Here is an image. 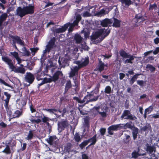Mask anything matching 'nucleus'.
I'll list each match as a JSON object with an SVG mask.
<instances>
[{"label":"nucleus","instance_id":"f257e3e1","mask_svg":"<svg viewBox=\"0 0 159 159\" xmlns=\"http://www.w3.org/2000/svg\"><path fill=\"white\" fill-rule=\"evenodd\" d=\"M2 61L7 64L9 66V68L15 73L24 74L25 70L24 67H18L16 68L14 65L12 60L7 56H2Z\"/></svg>","mask_w":159,"mask_h":159},{"label":"nucleus","instance_id":"f03ea898","mask_svg":"<svg viewBox=\"0 0 159 159\" xmlns=\"http://www.w3.org/2000/svg\"><path fill=\"white\" fill-rule=\"evenodd\" d=\"M120 56L122 57L123 58H127L125 60L124 63L125 64L130 63L132 64L133 63V61L134 60V58H136V57L133 55L129 54L128 53L126 52L123 49H121L120 51Z\"/></svg>","mask_w":159,"mask_h":159},{"label":"nucleus","instance_id":"7ed1b4c3","mask_svg":"<svg viewBox=\"0 0 159 159\" xmlns=\"http://www.w3.org/2000/svg\"><path fill=\"white\" fill-rule=\"evenodd\" d=\"M120 118L121 120H129L131 121L136 120L137 117L134 115L131 114L130 111L125 110L124 111Z\"/></svg>","mask_w":159,"mask_h":159},{"label":"nucleus","instance_id":"20e7f679","mask_svg":"<svg viewBox=\"0 0 159 159\" xmlns=\"http://www.w3.org/2000/svg\"><path fill=\"white\" fill-rule=\"evenodd\" d=\"M55 38L53 37L49 41L46 46V48L43 51V55H46L47 53L49 54L51 50L55 48L56 47V45L55 44Z\"/></svg>","mask_w":159,"mask_h":159},{"label":"nucleus","instance_id":"39448f33","mask_svg":"<svg viewBox=\"0 0 159 159\" xmlns=\"http://www.w3.org/2000/svg\"><path fill=\"white\" fill-rule=\"evenodd\" d=\"M69 121L66 119H62L57 122L58 130L59 133L61 132L65 129L69 127Z\"/></svg>","mask_w":159,"mask_h":159},{"label":"nucleus","instance_id":"423d86ee","mask_svg":"<svg viewBox=\"0 0 159 159\" xmlns=\"http://www.w3.org/2000/svg\"><path fill=\"white\" fill-rule=\"evenodd\" d=\"M144 149L147 153L150 155L151 154V156L153 157L155 156L156 148L154 146L147 143L145 145Z\"/></svg>","mask_w":159,"mask_h":159},{"label":"nucleus","instance_id":"0eeeda50","mask_svg":"<svg viewBox=\"0 0 159 159\" xmlns=\"http://www.w3.org/2000/svg\"><path fill=\"white\" fill-rule=\"evenodd\" d=\"M58 140L59 139L56 135L50 136L49 138L47 139V142L50 145L55 147L58 146Z\"/></svg>","mask_w":159,"mask_h":159},{"label":"nucleus","instance_id":"6e6552de","mask_svg":"<svg viewBox=\"0 0 159 159\" xmlns=\"http://www.w3.org/2000/svg\"><path fill=\"white\" fill-rule=\"evenodd\" d=\"M35 79L34 75L30 72L26 73L25 77V80L26 82L32 84L34 82Z\"/></svg>","mask_w":159,"mask_h":159},{"label":"nucleus","instance_id":"1a4fd4ad","mask_svg":"<svg viewBox=\"0 0 159 159\" xmlns=\"http://www.w3.org/2000/svg\"><path fill=\"white\" fill-rule=\"evenodd\" d=\"M10 37L12 39V42L17 43L20 45L23 46L24 44V42L17 35L14 36L12 35H10Z\"/></svg>","mask_w":159,"mask_h":159},{"label":"nucleus","instance_id":"9d476101","mask_svg":"<svg viewBox=\"0 0 159 159\" xmlns=\"http://www.w3.org/2000/svg\"><path fill=\"white\" fill-rule=\"evenodd\" d=\"M69 59L66 57H64L61 58V61L60 57H59L58 60V62L60 66L64 68L66 66L69 65Z\"/></svg>","mask_w":159,"mask_h":159},{"label":"nucleus","instance_id":"9b49d317","mask_svg":"<svg viewBox=\"0 0 159 159\" xmlns=\"http://www.w3.org/2000/svg\"><path fill=\"white\" fill-rule=\"evenodd\" d=\"M17 104H18L19 109H22L25 106L27 103V99L23 98L18 99L16 101Z\"/></svg>","mask_w":159,"mask_h":159},{"label":"nucleus","instance_id":"f8f14e48","mask_svg":"<svg viewBox=\"0 0 159 159\" xmlns=\"http://www.w3.org/2000/svg\"><path fill=\"white\" fill-rule=\"evenodd\" d=\"M16 15L21 18L26 15L24 7H18L16 10Z\"/></svg>","mask_w":159,"mask_h":159},{"label":"nucleus","instance_id":"ddd939ff","mask_svg":"<svg viewBox=\"0 0 159 159\" xmlns=\"http://www.w3.org/2000/svg\"><path fill=\"white\" fill-rule=\"evenodd\" d=\"M70 25V23H67L62 26L61 28L56 29L54 30L55 33H61L65 32Z\"/></svg>","mask_w":159,"mask_h":159},{"label":"nucleus","instance_id":"4468645a","mask_svg":"<svg viewBox=\"0 0 159 159\" xmlns=\"http://www.w3.org/2000/svg\"><path fill=\"white\" fill-rule=\"evenodd\" d=\"M26 15L28 14H32L34 12V7L31 4H29L28 6L24 7Z\"/></svg>","mask_w":159,"mask_h":159},{"label":"nucleus","instance_id":"2eb2a0df","mask_svg":"<svg viewBox=\"0 0 159 159\" xmlns=\"http://www.w3.org/2000/svg\"><path fill=\"white\" fill-rule=\"evenodd\" d=\"M34 75L37 80H40L43 79V78L44 75V73L41 70L39 69L36 73H34Z\"/></svg>","mask_w":159,"mask_h":159},{"label":"nucleus","instance_id":"dca6fc26","mask_svg":"<svg viewBox=\"0 0 159 159\" xmlns=\"http://www.w3.org/2000/svg\"><path fill=\"white\" fill-rule=\"evenodd\" d=\"M71 70L69 73V77H73L76 75H77L78 72L80 69L77 66H75L73 68H71Z\"/></svg>","mask_w":159,"mask_h":159},{"label":"nucleus","instance_id":"f3484780","mask_svg":"<svg viewBox=\"0 0 159 159\" xmlns=\"http://www.w3.org/2000/svg\"><path fill=\"white\" fill-rule=\"evenodd\" d=\"M134 20H135L134 22L136 23L139 21L140 23H142L145 20L144 17L141 14H138L135 15Z\"/></svg>","mask_w":159,"mask_h":159},{"label":"nucleus","instance_id":"a211bd4d","mask_svg":"<svg viewBox=\"0 0 159 159\" xmlns=\"http://www.w3.org/2000/svg\"><path fill=\"white\" fill-rule=\"evenodd\" d=\"M63 75V74L61 71H57L54 73L53 75L51 77L52 80L53 82H56L59 79V76H62Z\"/></svg>","mask_w":159,"mask_h":159},{"label":"nucleus","instance_id":"6ab92c4d","mask_svg":"<svg viewBox=\"0 0 159 159\" xmlns=\"http://www.w3.org/2000/svg\"><path fill=\"white\" fill-rule=\"evenodd\" d=\"M132 137L134 140H135L137 137L139 132V129L135 126L131 130Z\"/></svg>","mask_w":159,"mask_h":159},{"label":"nucleus","instance_id":"aec40b11","mask_svg":"<svg viewBox=\"0 0 159 159\" xmlns=\"http://www.w3.org/2000/svg\"><path fill=\"white\" fill-rule=\"evenodd\" d=\"M103 32V30H100L99 31L95 32L91 36V40L92 41L95 40L102 35Z\"/></svg>","mask_w":159,"mask_h":159},{"label":"nucleus","instance_id":"412c9836","mask_svg":"<svg viewBox=\"0 0 159 159\" xmlns=\"http://www.w3.org/2000/svg\"><path fill=\"white\" fill-rule=\"evenodd\" d=\"M97 134L94 135L93 137L89 139L88 140H87L88 143L89 142H91V143L86 147V149L89 146L92 145H95L97 141Z\"/></svg>","mask_w":159,"mask_h":159},{"label":"nucleus","instance_id":"4be33fe9","mask_svg":"<svg viewBox=\"0 0 159 159\" xmlns=\"http://www.w3.org/2000/svg\"><path fill=\"white\" fill-rule=\"evenodd\" d=\"M112 22L110 19L106 18L101 21V25L103 27H107L108 25L111 24Z\"/></svg>","mask_w":159,"mask_h":159},{"label":"nucleus","instance_id":"5701e85b","mask_svg":"<svg viewBox=\"0 0 159 159\" xmlns=\"http://www.w3.org/2000/svg\"><path fill=\"white\" fill-rule=\"evenodd\" d=\"M82 17L79 14H77L76 16L75 19L72 25L75 27L77 26L79 22L81 20Z\"/></svg>","mask_w":159,"mask_h":159},{"label":"nucleus","instance_id":"b1692460","mask_svg":"<svg viewBox=\"0 0 159 159\" xmlns=\"http://www.w3.org/2000/svg\"><path fill=\"white\" fill-rule=\"evenodd\" d=\"M93 96V94L89 92H87V94L86 96L84 98L83 100L84 102H85V104H88L89 102H91L89 100H91V97Z\"/></svg>","mask_w":159,"mask_h":159},{"label":"nucleus","instance_id":"393cba45","mask_svg":"<svg viewBox=\"0 0 159 159\" xmlns=\"http://www.w3.org/2000/svg\"><path fill=\"white\" fill-rule=\"evenodd\" d=\"M81 65L82 68L86 66L89 63V57L87 56L85 57L84 58H83L81 60Z\"/></svg>","mask_w":159,"mask_h":159},{"label":"nucleus","instance_id":"a878e982","mask_svg":"<svg viewBox=\"0 0 159 159\" xmlns=\"http://www.w3.org/2000/svg\"><path fill=\"white\" fill-rule=\"evenodd\" d=\"M72 87V84L70 80H67L65 88L64 93H66L68 90Z\"/></svg>","mask_w":159,"mask_h":159},{"label":"nucleus","instance_id":"bb28decb","mask_svg":"<svg viewBox=\"0 0 159 159\" xmlns=\"http://www.w3.org/2000/svg\"><path fill=\"white\" fill-rule=\"evenodd\" d=\"M123 125V124H119L116 125H111L110 127L112 131H117L120 130L122 128V126H121V125Z\"/></svg>","mask_w":159,"mask_h":159},{"label":"nucleus","instance_id":"cd10ccee","mask_svg":"<svg viewBox=\"0 0 159 159\" xmlns=\"http://www.w3.org/2000/svg\"><path fill=\"white\" fill-rule=\"evenodd\" d=\"M121 20L114 18L113 26L116 28H120V27Z\"/></svg>","mask_w":159,"mask_h":159},{"label":"nucleus","instance_id":"c85d7f7f","mask_svg":"<svg viewBox=\"0 0 159 159\" xmlns=\"http://www.w3.org/2000/svg\"><path fill=\"white\" fill-rule=\"evenodd\" d=\"M140 75H141V74L138 73H136L135 75H134L129 80V84L131 85L133 84L138 79V76Z\"/></svg>","mask_w":159,"mask_h":159},{"label":"nucleus","instance_id":"c756f323","mask_svg":"<svg viewBox=\"0 0 159 159\" xmlns=\"http://www.w3.org/2000/svg\"><path fill=\"white\" fill-rule=\"evenodd\" d=\"M101 30H103V32L102 33V40L104 39L110 33L111 30L108 28L106 30L105 29H102Z\"/></svg>","mask_w":159,"mask_h":159},{"label":"nucleus","instance_id":"7c9ffc66","mask_svg":"<svg viewBox=\"0 0 159 159\" xmlns=\"http://www.w3.org/2000/svg\"><path fill=\"white\" fill-rule=\"evenodd\" d=\"M138 148L137 151L134 150L131 153L132 157L135 159H136L139 156L141 155L139 154V153L140 151V149L139 148Z\"/></svg>","mask_w":159,"mask_h":159},{"label":"nucleus","instance_id":"2f4dec72","mask_svg":"<svg viewBox=\"0 0 159 159\" xmlns=\"http://www.w3.org/2000/svg\"><path fill=\"white\" fill-rule=\"evenodd\" d=\"M22 114V111L17 110L12 115V116L13 118H18L21 116Z\"/></svg>","mask_w":159,"mask_h":159},{"label":"nucleus","instance_id":"473e14b6","mask_svg":"<svg viewBox=\"0 0 159 159\" xmlns=\"http://www.w3.org/2000/svg\"><path fill=\"white\" fill-rule=\"evenodd\" d=\"M33 131L34 130L31 129L29 130L28 134L25 138L27 140H30L33 139L34 137Z\"/></svg>","mask_w":159,"mask_h":159},{"label":"nucleus","instance_id":"72a5a7b5","mask_svg":"<svg viewBox=\"0 0 159 159\" xmlns=\"http://www.w3.org/2000/svg\"><path fill=\"white\" fill-rule=\"evenodd\" d=\"M74 39L77 43L80 44L81 43L83 38L80 35L76 34L75 36Z\"/></svg>","mask_w":159,"mask_h":159},{"label":"nucleus","instance_id":"f704fd0d","mask_svg":"<svg viewBox=\"0 0 159 159\" xmlns=\"http://www.w3.org/2000/svg\"><path fill=\"white\" fill-rule=\"evenodd\" d=\"M132 122L131 121L127 122L124 125V128L125 129L128 128L131 130L135 126L134 125H132Z\"/></svg>","mask_w":159,"mask_h":159},{"label":"nucleus","instance_id":"c9c22d12","mask_svg":"<svg viewBox=\"0 0 159 159\" xmlns=\"http://www.w3.org/2000/svg\"><path fill=\"white\" fill-rule=\"evenodd\" d=\"M113 90L111 89V87L109 85L106 86L104 89V92L105 93L109 94L113 92Z\"/></svg>","mask_w":159,"mask_h":159},{"label":"nucleus","instance_id":"e433bc0d","mask_svg":"<svg viewBox=\"0 0 159 159\" xmlns=\"http://www.w3.org/2000/svg\"><path fill=\"white\" fill-rule=\"evenodd\" d=\"M72 148V145L71 143H68L66 144L65 148L66 152H70L71 151Z\"/></svg>","mask_w":159,"mask_h":159},{"label":"nucleus","instance_id":"4c0bfd02","mask_svg":"<svg viewBox=\"0 0 159 159\" xmlns=\"http://www.w3.org/2000/svg\"><path fill=\"white\" fill-rule=\"evenodd\" d=\"M88 143L87 140H85L84 141L79 145V146L81 149H83Z\"/></svg>","mask_w":159,"mask_h":159},{"label":"nucleus","instance_id":"58836bf2","mask_svg":"<svg viewBox=\"0 0 159 159\" xmlns=\"http://www.w3.org/2000/svg\"><path fill=\"white\" fill-rule=\"evenodd\" d=\"M74 139L75 141L79 142L81 140L80 135L78 133H76L74 137Z\"/></svg>","mask_w":159,"mask_h":159},{"label":"nucleus","instance_id":"ea45409f","mask_svg":"<svg viewBox=\"0 0 159 159\" xmlns=\"http://www.w3.org/2000/svg\"><path fill=\"white\" fill-rule=\"evenodd\" d=\"M105 66H107L104 64H102L99 65L98 68V70L100 72H102L104 70V67Z\"/></svg>","mask_w":159,"mask_h":159},{"label":"nucleus","instance_id":"a19ab883","mask_svg":"<svg viewBox=\"0 0 159 159\" xmlns=\"http://www.w3.org/2000/svg\"><path fill=\"white\" fill-rule=\"evenodd\" d=\"M137 84L140 86L141 87H143L144 86V85L146 84V81H144L143 80H138L137 81Z\"/></svg>","mask_w":159,"mask_h":159},{"label":"nucleus","instance_id":"79ce46f5","mask_svg":"<svg viewBox=\"0 0 159 159\" xmlns=\"http://www.w3.org/2000/svg\"><path fill=\"white\" fill-rule=\"evenodd\" d=\"M125 141L124 142L126 144H129L131 140L130 136L126 134H125Z\"/></svg>","mask_w":159,"mask_h":159},{"label":"nucleus","instance_id":"37998d69","mask_svg":"<svg viewBox=\"0 0 159 159\" xmlns=\"http://www.w3.org/2000/svg\"><path fill=\"white\" fill-rule=\"evenodd\" d=\"M32 123L39 124L41 122V120L39 119H37V120L33 119L32 118H31L30 119Z\"/></svg>","mask_w":159,"mask_h":159},{"label":"nucleus","instance_id":"c03bdc74","mask_svg":"<svg viewBox=\"0 0 159 159\" xmlns=\"http://www.w3.org/2000/svg\"><path fill=\"white\" fill-rule=\"evenodd\" d=\"M43 117H42V121L43 123H46L47 122H48L50 120H52L51 119L45 116L44 114H43Z\"/></svg>","mask_w":159,"mask_h":159},{"label":"nucleus","instance_id":"a18cd8bd","mask_svg":"<svg viewBox=\"0 0 159 159\" xmlns=\"http://www.w3.org/2000/svg\"><path fill=\"white\" fill-rule=\"evenodd\" d=\"M73 98L74 100H75L76 102H77L79 103H83L84 102V101H83V99L81 100L80 98H79L77 97H74Z\"/></svg>","mask_w":159,"mask_h":159},{"label":"nucleus","instance_id":"49530a36","mask_svg":"<svg viewBox=\"0 0 159 159\" xmlns=\"http://www.w3.org/2000/svg\"><path fill=\"white\" fill-rule=\"evenodd\" d=\"M28 103L30 105V108L31 113H33L35 112L36 110L33 107L32 102L30 101Z\"/></svg>","mask_w":159,"mask_h":159},{"label":"nucleus","instance_id":"de8ad7c7","mask_svg":"<svg viewBox=\"0 0 159 159\" xmlns=\"http://www.w3.org/2000/svg\"><path fill=\"white\" fill-rule=\"evenodd\" d=\"M141 130L145 133H148L149 132V128L148 126L147 125L144 126L141 129Z\"/></svg>","mask_w":159,"mask_h":159},{"label":"nucleus","instance_id":"09e8293b","mask_svg":"<svg viewBox=\"0 0 159 159\" xmlns=\"http://www.w3.org/2000/svg\"><path fill=\"white\" fill-rule=\"evenodd\" d=\"M146 68H149V70L152 72L154 71L155 70V67L151 64L147 65Z\"/></svg>","mask_w":159,"mask_h":159},{"label":"nucleus","instance_id":"8fccbe9b","mask_svg":"<svg viewBox=\"0 0 159 159\" xmlns=\"http://www.w3.org/2000/svg\"><path fill=\"white\" fill-rule=\"evenodd\" d=\"M106 10H107V11H106L104 9H102L100 11V13H101L102 14H108L110 11L109 8H106Z\"/></svg>","mask_w":159,"mask_h":159},{"label":"nucleus","instance_id":"3c124183","mask_svg":"<svg viewBox=\"0 0 159 159\" xmlns=\"http://www.w3.org/2000/svg\"><path fill=\"white\" fill-rule=\"evenodd\" d=\"M157 6L156 4L155 3L153 4H150L149 5V11H152V10L154 9H155L156 8H157Z\"/></svg>","mask_w":159,"mask_h":159},{"label":"nucleus","instance_id":"603ef678","mask_svg":"<svg viewBox=\"0 0 159 159\" xmlns=\"http://www.w3.org/2000/svg\"><path fill=\"white\" fill-rule=\"evenodd\" d=\"M100 109V107L99 106L98 107H94L92 109V111L93 112H97L99 113V110Z\"/></svg>","mask_w":159,"mask_h":159},{"label":"nucleus","instance_id":"864d4df0","mask_svg":"<svg viewBox=\"0 0 159 159\" xmlns=\"http://www.w3.org/2000/svg\"><path fill=\"white\" fill-rule=\"evenodd\" d=\"M10 53L12 55L15 59L19 57L18 52H16L14 51V52H11Z\"/></svg>","mask_w":159,"mask_h":159},{"label":"nucleus","instance_id":"5fc2aeb1","mask_svg":"<svg viewBox=\"0 0 159 159\" xmlns=\"http://www.w3.org/2000/svg\"><path fill=\"white\" fill-rule=\"evenodd\" d=\"M89 11H86L83 13V15L84 17H89L91 16V14L89 12L90 9H88Z\"/></svg>","mask_w":159,"mask_h":159},{"label":"nucleus","instance_id":"6e6d98bb","mask_svg":"<svg viewBox=\"0 0 159 159\" xmlns=\"http://www.w3.org/2000/svg\"><path fill=\"white\" fill-rule=\"evenodd\" d=\"M84 126L85 127L87 128L89 127V121L88 119H85L84 120Z\"/></svg>","mask_w":159,"mask_h":159},{"label":"nucleus","instance_id":"4d7b16f0","mask_svg":"<svg viewBox=\"0 0 159 159\" xmlns=\"http://www.w3.org/2000/svg\"><path fill=\"white\" fill-rule=\"evenodd\" d=\"M4 95L7 97L6 99L5 100L9 101L11 97L10 94L9 93L7 92H4Z\"/></svg>","mask_w":159,"mask_h":159},{"label":"nucleus","instance_id":"13d9d810","mask_svg":"<svg viewBox=\"0 0 159 159\" xmlns=\"http://www.w3.org/2000/svg\"><path fill=\"white\" fill-rule=\"evenodd\" d=\"M2 152L6 154H10L11 152V151L10 148H5L2 151Z\"/></svg>","mask_w":159,"mask_h":159},{"label":"nucleus","instance_id":"bf43d9fd","mask_svg":"<svg viewBox=\"0 0 159 159\" xmlns=\"http://www.w3.org/2000/svg\"><path fill=\"white\" fill-rule=\"evenodd\" d=\"M100 131L101 135L103 136L105 134L106 132V129L105 128H102L100 129Z\"/></svg>","mask_w":159,"mask_h":159},{"label":"nucleus","instance_id":"052dcab7","mask_svg":"<svg viewBox=\"0 0 159 159\" xmlns=\"http://www.w3.org/2000/svg\"><path fill=\"white\" fill-rule=\"evenodd\" d=\"M81 62V61H75V63L76 64H77L78 65V66L77 67H79V69H80V68H82Z\"/></svg>","mask_w":159,"mask_h":159},{"label":"nucleus","instance_id":"680f3d73","mask_svg":"<svg viewBox=\"0 0 159 159\" xmlns=\"http://www.w3.org/2000/svg\"><path fill=\"white\" fill-rule=\"evenodd\" d=\"M6 109L8 114L11 116L12 114V110H11V108L9 107H8L6 108Z\"/></svg>","mask_w":159,"mask_h":159},{"label":"nucleus","instance_id":"e2e57ef3","mask_svg":"<svg viewBox=\"0 0 159 159\" xmlns=\"http://www.w3.org/2000/svg\"><path fill=\"white\" fill-rule=\"evenodd\" d=\"M44 81H45L46 83H51L52 82H53V81L51 77L49 78H46L45 79H44Z\"/></svg>","mask_w":159,"mask_h":159},{"label":"nucleus","instance_id":"0e129e2a","mask_svg":"<svg viewBox=\"0 0 159 159\" xmlns=\"http://www.w3.org/2000/svg\"><path fill=\"white\" fill-rule=\"evenodd\" d=\"M153 107L152 106H150L148 108L146 109L145 110L144 112H146V113H147L148 112L150 111L149 112H151L152 110Z\"/></svg>","mask_w":159,"mask_h":159},{"label":"nucleus","instance_id":"69168bd1","mask_svg":"<svg viewBox=\"0 0 159 159\" xmlns=\"http://www.w3.org/2000/svg\"><path fill=\"white\" fill-rule=\"evenodd\" d=\"M62 112L61 113V116L62 117H64L65 115L67 112L66 108V107L64 108L62 110Z\"/></svg>","mask_w":159,"mask_h":159},{"label":"nucleus","instance_id":"338daca9","mask_svg":"<svg viewBox=\"0 0 159 159\" xmlns=\"http://www.w3.org/2000/svg\"><path fill=\"white\" fill-rule=\"evenodd\" d=\"M0 83L4 84L5 85L9 87L10 86L9 85L5 82L4 80L0 78Z\"/></svg>","mask_w":159,"mask_h":159},{"label":"nucleus","instance_id":"774afa93","mask_svg":"<svg viewBox=\"0 0 159 159\" xmlns=\"http://www.w3.org/2000/svg\"><path fill=\"white\" fill-rule=\"evenodd\" d=\"M152 52L154 55H156L158 54L159 52V47H156Z\"/></svg>","mask_w":159,"mask_h":159}]
</instances>
